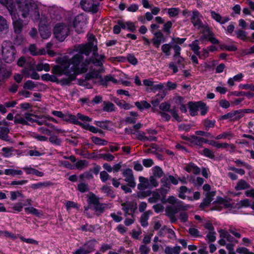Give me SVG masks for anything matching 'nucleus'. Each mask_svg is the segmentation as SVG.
<instances>
[{
    "label": "nucleus",
    "instance_id": "obj_31",
    "mask_svg": "<svg viewBox=\"0 0 254 254\" xmlns=\"http://www.w3.org/2000/svg\"><path fill=\"white\" fill-rule=\"evenodd\" d=\"M210 144L217 148H224L230 146L232 149H234V146L233 144H229L227 143H219L216 141H211Z\"/></svg>",
    "mask_w": 254,
    "mask_h": 254
},
{
    "label": "nucleus",
    "instance_id": "obj_59",
    "mask_svg": "<svg viewBox=\"0 0 254 254\" xmlns=\"http://www.w3.org/2000/svg\"><path fill=\"white\" fill-rule=\"evenodd\" d=\"M150 188L156 187L158 186V182L154 176H151L149 179Z\"/></svg>",
    "mask_w": 254,
    "mask_h": 254
},
{
    "label": "nucleus",
    "instance_id": "obj_51",
    "mask_svg": "<svg viewBox=\"0 0 254 254\" xmlns=\"http://www.w3.org/2000/svg\"><path fill=\"white\" fill-rule=\"evenodd\" d=\"M50 183L47 182H40L36 184H33L31 185V188L33 189L36 190L42 187H47L49 185Z\"/></svg>",
    "mask_w": 254,
    "mask_h": 254
},
{
    "label": "nucleus",
    "instance_id": "obj_17",
    "mask_svg": "<svg viewBox=\"0 0 254 254\" xmlns=\"http://www.w3.org/2000/svg\"><path fill=\"white\" fill-rule=\"evenodd\" d=\"M22 73L27 77H30L34 79H39L40 78L39 74L31 66L28 68L26 67L23 69Z\"/></svg>",
    "mask_w": 254,
    "mask_h": 254
},
{
    "label": "nucleus",
    "instance_id": "obj_15",
    "mask_svg": "<svg viewBox=\"0 0 254 254\" xmlns=\"http://www.w3.org/2000/svg\"><path fill=\"white\" fill-rule=\"evenodd\" d=\"M123 176L125 177V180L128 186L131 188L135 187L136 184L131 169H126L123 172Z\"/></svg>",
    "mask_w": 254,
    "mask_h": 254
},
{
    "label": "nucleus",
    "instance_id": "obj_63",
    "mask_svg": "<svg viewBox=\"0 0 254 254\" xmlns=\"http://www.w3.org/2000/svg\"><path fill=\"white\" fill-rule=\"evenodd\" d=\"M216 233L213 231H210L206 235V239L209 242H214L216 240Z\"/></svg>",
    "mask_w": 254,
    "mask_h": 254
},
{
    "label": "nucleus",
    "instance_id": "obj_38",
    "mask_svg": "<svg viewBox=\"0 0 254 254\" xmlns=\"http://www.w3.org/2000/svg\"><path fill=\"white\" fill-rule=\"evenodd\" d=\"M36 69L41 71L42 70H44L45 71H49L50 70V66L49 64H43V63H39L36 66Z\"/></svg>",
    "mask_w": 254,
    "mask_h": 254
},
{
    "label": "nucleus",
    "instance_id": "obj_19",
    "mask_svg": "<svg viewBox=\"0 0 254 254\" xmlns=\"http://www.w3.org/2000/svg\"><path fill=\"white\" fill-rule=\"evenodd\" d=\"M165 41L164 35L160 31H158L154 34V37L152 39V42L156 48L159 47L161 43Z\"/></svg>",
    "mask_w": 254,
    "mask_h": 254
},
{
    "label": "nucleus",
    "instance_id": "obj_49",
    "mask_svg": "<svg viewBox=\"0 0 254 254\" xmlns=\"http://www.w3.org/2000/svg\"><path fill=\"white\" fill-rule=\"evenodd\" d=\"M198 107L200 114L202 116L205 115L208 111V107L206 104L202 102H198Z\"/></svg>",
    "mask_w": 254,
    "mask_h": 254
},
{
    "label": "nucleus",
    "instance_id": "obj_37",
    "mask_svg": "<svg viewBox=\"0 0 254 254\" xmlns=\"http://www.w3.org/2000/svg\"><path fill=\"white\" fill-rule=\"evenodd\" d=\"M87 201L89 205L93 207L99 202V198L95 194L92 193L89 196Z\"/></svg>",
    "mask_w": 254,
    "mask_h": 254
},
{
    "label": "nucleus",
    "instance_id": "obj_48",
    "mask_svg": "<svg viewBox=\"0 0 254 254\" xmlns=\"http://www.w3.org/2000/svg\"><path fill=\"white\" fill-rule=\"evenodd\" d=\"M10 199L12 201L16 200L19 197L23 198L24 195L18 191H12L10 192Z\"/></svg>",
    "mask_w": 254,
    "mask_h": 254
},
{
    "label": "nucleus",
    "instance_id": "obj_25",
    "mask_svg": "<svg viewBox=\"0 0 254 254\" xmlns=\"http://www.w3.org/2000/svg\"><path fill=\"white\" fill-rule=\"evenodd\" d=\"M4 174L11 176H21L23 172L21 170H16L14 168H9L4 170Z\"/></svg>",
    "mask_w": 254,
    "mask_h": 254
},
{
    "label": "nucleus",
    "instance_id": "obj_57",
    "mask_svg": "<svg viewBox=\"0 0 254 254\" xmlns=\"http://www.w3.org/2000/svg\"><path fill=\"white\" fill-rule=\"evenodd\" d=\"M46 116L44 117L40 120L36 119V121L35 122L37 123L39 125H46L50 127H53L52 125L51 124L47 123V120L46 119Z\"/></svg>",
    "mask_w": 254,
    "mask_h": 254
},
{
    "label": "nucleus",
    "instance_id": "obj_24",
    "mask_svg": "<svg viewBox=\"0 0 254 254\" xmlns=\"http://www.w3.org/2000/svg\"><path fill=\"white\" fill-rule=\"evenodd\" d=\"M189 46L196 56H198L199 58H201L199 52L200 47L199 46V41L198 40L193 41L189 45Z\"/></svg>",
    "mask_w": 254,
    "mask_h": 254
},
{
    "label": "nucleus",
    "instance_id": "obj_39",
    "mask_svg": "<svg viewBox=\"0 0 254 254\" xmlns=\"http://www.w3.org/2000/svg\"><path fill=\"white\" fill-rule=\"evenodd\" d=\"M150 214L149 211H146L142 214L140 218V223L142 226L145 227L148 225L147 220Z\"/></svg>",
    "mask_w": 254,
    "mask_h": 254
},
{
    "label": "nucleus",
    "instance_id": "obj_35",
    "mask_svg": "<svg viewBox=\"0 0 254 254\" xmlns=\"http://www.w3.org/2000/svg\"><path fill=\"white\" fill-rule=\"evenodd\" d=\"M8 29V24L6 20L0 15V32L7 30Z\"/></svg>",
    "mask_w": 254,
    "mask_h": 254
},
{
    "label": "nucleus",
    "instance_id": "obj_29",
    "mask_svg": "<svg viewBox=\"0 0 254 254\" xmlns=\"http://www.w3.org/2000/svg\"><path fill=\"white\" fill-rule=\"evenodd\" d=\"M122 206L123 210L126 214L128 215L131 214L135 209V208L129 202L123 203Z\"/></svg>",
    "mask_w": 254,
    "mask_h": 254
},
{
    "label": "nucleus",
    "instance_id": "obj_26",
    "mask_svg": "<svg viewBox=\"0 0 254 254\" xmlns=\"http://www.w3.org/2000/svg\"><path fill=\"white\" fill-rule=\"evenodd\" d=\"M189 108L190 114L193 116L197 114L199 111L198 102H190Z\"/></svg>",
    "mask_w": 254,
    "mask_h": 254
},
{
    "label": "nucleus",
    "instance_id": "obj_4",
    "mask_svg": "<svg viewBox=\"0 0 254 254\" xmlns=\"http://www.w3.org/2000/svg\"><path fill=\"white\" fill-rule=\"evenodd\" d=\"M166 194L164 192L157 190L151 193V196L148 198V201L150 203H155L160 201L163 203L168 201L173 204V206H168L166 208V213L167 215L172 217L180 210H186L189 206L184 205L183 202L178 199L176 197L171 196L168 199L166 198Z\"/></svg>",
    "mask_w": 254,
    "mask_h": 254
},
{
    "label": "nucleus",
    "instance_id": "obj_14",
    "mask_svg": "<svg viewBox=\"0 0 254 254\" xmlns=\"http://www.w3.org/2000/svg\"><path fill=\"white\" fill-rule=\"evenodd\" d=\"M80 4L82 8L85 11L94 13L98 10V5L94 4L93 0H81Z\"/></svg>",
    "mask_w": 254,
    "mask_h": 254
},
{
    "label": "nucleus",
    "instance_id": "obj_40",
    "mask_svg": "<svg viewBox=\"0 0 254 254\" xmlns=\"http://www.w3.org/2000/svg\"><path fill=\"white\" fill-rule=\"evenodd\" d=\"M153 176L157 178H161L163 175L162 170L158 166H155L152 169Z\"/></svg>",
    "mask_w": 254,
    "mask_h": 254
},
{
    "label": "nucleus",
    "instance_id": "obj_27",
    "mask_svg": "<svg viewBox=\"0 0 254 254\" xmlns=\"http://www.w3.org/2000/svg\"><path fill=\"white\" fill-rule=\"evenodd\" d=\"M185 170L189 173H192L194 174H198L200 172L199 169L193 163L188 164L185 167Z\"/></svg>",
    "mask_w": 254,
    "mask_h": 254
},
{
    "label": "nucleus",
    "instance_id": "obj_54",
    "mask_svg": "<svg viewBox=\"0 0 254 254\" xmlns=\"http://www.w3.org/2000/svg\"><path fill=\"white\" fill-rule=\"evenodd\" d=\"M130 115L131 117H127L126 121L128 123H134L136 121L135 117L137 116V114L134 112H131Z\"/></svg>",
    "mask_w": 254,
    "mask_h": 254
},
{
    "label": "nucleus",
    "instance_id": "obj_2",
    "mask_svg": "<svg viewBox=\"0 0 254 254\" xmlns=\"http://www.w3.org/2000/svg\"><path fill=\"white\" fill-rule=\"evenodd\" d=\"M57 65L52 69L53 74L45 73L41 76V79L46 81L59 83L62 85H67L76 75L85 72V68L78 66V64L72 61L66 55L58 57L56 59Z\"/></svg>",
    "mask_w": 254,
    "mask_h": 254
},
{
    "label": "nucleus",
    "instance_id": "obj_12",
    "mask_svg": "<svg viewBox=\"0 0 254 254\" xmlns=\"http://www.w3.org/2000/svg\"><path fill=\"white\" fill-rule=\"evenodd\" d=\"M219 233L220 239L219 240L218 243L220 245L225 246L227 241L234 243H237L238 241L233 238L226 230H220L219 231Z\"/></svg>",
    "mask_w": 254,
    "mask_h": 254
},
{
    "label": "nucleus",
    "instance_id": "obj_64",
    "mask_svg": "<svg viewBox=\"0 0 254 254\" xmlns=\"http://www.w3.org/2000/svg\"><path fill=\"white\" fill-rule=\"evenodd\" d=\"M127 29L131 32H134L136 30V27L134 23L128 21H127Z\"/></svg>",
    "mask_w": 254,
    "mask_h": 254
},
{
    "label": "nucleus",
    "instance_id": "obj_45",
    "mask_svg": "<svg viewBox=\"0 0 254 254\" xmlns=\"http://www.w3.org/2000/svg\"><path fill=\"white\" fill-rule=\"evenodd\" d=\"M14 123L15 124H19L22 125H27V121H26L25 116L22 117L19 115H17L15 116Z\"/></svg>",
    "mask_w": 254,
    "mask_h": 254
},
{
    "label": "nucleus",
    "instance_id": "obj_58",
    "mask_svg": "<svg viewBox=\"0 0 254 254\" xmlns=\"http://www.w3.org/2000/svg\"><path fill=\"white\" fill-rule=\"evenodd\" d=\"M2 151L3 152V156L5 157H9L12 155V147H3Z\"/></svg>",
    "mask_w": 254,
    "mask_h": 254
},
{
    "label": "nucleus",
    "instance_id": "obj_42",
    "mask_svg": "<svg viewBox=\"0 0 254 254\" xmlns=\"http://www.w3.org/2000/svg\"><path fill=\"white\" fill-rule=\"evenodd\" d=\"M130 133L134 134L135 137L140 140L145 141L146 139V136L143 132L139 131H131Z\"/></svg>",
    "mask_w": 254,
    "mask_h": 254
},
{
    "label": "nucleus",
    "instance_id": "obj_44",
    "mask_svg": "<svg viewBox=\"0 0 254 254\" xmlns=\"http://www.w3.org/2000/svg\"><path fill=\"white\" fill-rule=\"evenodd\" d=\"M91 139L93 143L98 145H106L108 143L107 140L96 136L92 137Z\"/></svg>",
    "mask_w": 254,
    "mask_h": 254
},
{
    "label": "nucleus",
    "instance_id": "obj_52",
    "mask_svg": "<svg viewBox=\"0 0 254 254\" xmlns=\"http://www.w3.org/2000/svg\"><path fill=\"white\" fill-rule=\"evenodd\" d=\"M114 105L110 102H104L103 110L106 112H112L114 110Z\"/></svg>",
    "mask_w": 254,
    "mask_h": 254
},
{
    "label": "nucleus",
    "instance_id": "obj_41",
    "mask_svg": "<svg viewBox=\"0 0 254 254\" xmlns=\"http://www.w3.org/2000/svg\"><path fill=\"white\" fill-rule=\"evenodd\" d=\"M37 86L36 84L32 80H27L23 85V88L25 89L32 90Z\"/></svg>",
    "mask_w": 254,
    "mask_h": 254
},
{
    "label": "nucleus",
    "instance_id": "obj_21",
    "mask_svg": "<svg viewBox=\"0 0 254 254\" xmlns=\"http://www.w3.org/2000/svg\"><path fill=\"white\" fill-rule=\"evenodd\" d=\"M210 13L211 17L221 24H225L230 20L228 17H223L220 15V14L216 13L214 11H211Z\"/></svg>",
    "mask_w": 254,
    "mask_h": 254
},
{
    "label": "nucleus",
    "instance_id": "obj_53",
    "mask_svg": "<svg viewBox=\"0 0 254 254\" xmlns=\"http://www.w3.org/2000/svg\"><path fill=\"white\" fill-rule=\"evenodd\" d=\"M24 206L23 203L21 202H17L12 204V208L13 210L17 212H20L22 210Z\"/></svg>",
    "mask_w": 254,
    "mask_h": 254
},
{
    "label": "nucleus",
    "instance_id": "obj_6",
    "mask_svg": "<svg viewBox=\"0 0 254 254\" xmlns=\"http://www.w3.org/2000/svg\"><path fill=\"white\" fill-rule=\"evenodd\" d=\"M69 26L64 22L56 23L53 28L55 37L60 42L64 41L69 34Z\"/></svg>",
    "mask_w": 254,
    "mask_h": 254
},
{
    "label": "nucleus",
    "instance_id": "obj_47",
    "mask_svg": "<svg viewBox=\"0 0 254 254\" xmlns=\"http://www.w3.org/2000/svg\"><path fill=\"white\" fill-rule=\"evenodd\" d=\"M232 133L229 131V132H223L221 134H220L216 136L215 138L216 139H226L227 138L228 139H230L233 137Z\"/></svg>",
    "mask_w": 254,
    "mask_h": 254
},
{
    "label": "nucleus",
    "instance_id": "obj_7",
    "mask_svg": "<svg viewBox=\"0 0 254 254\" xmlns=\"http://www.w3.org/2000/svg\"><path fill=\"white\" fill-rule=\"evenodd\" d=\"M2 54L5 62L11 63L15 59V50L11 43L5 42L2 45Z\"/></svg>",
    "mask_w": 254,
    "mask_h": 254
},
{
    "label": "nucleus",
    "instance_id": "obj_28",
    "mask_svg": "<svg viewBox=\"0 0 254 254\" xmlns=\"http://www.w3.org/2000/svg\"><path fill=\"white\" fill-rule=\"evenodd\" d=\"M250 185L245 180H241L239 181L235 187L237 190H245L249 188Z\"/></svg>",
    "mask_w": 254,
    "mask_h": 254
},
{
    "label": "nucleus",
    "instance_id": "obj_43",
    "mask_svg": "<svg viewBox=\"0 0 254 254\" xmlns=\"http://www.w3.org/2000/svg\"><path fill=\"white\" fill-rule=\"evenodd\" d=\"M171 42L169 44H165L162 46L161 49L166 56H169L171 55Z\"/></svg>",
    "mask_w": 254,
    "mask_h": 254
},
{
    "label": "nucleus",
    "instance_id": "obj_1",
    "mask_svg": "<svg viewBox=\"0 0 254 254\" xmlns=\"http://www.w3.org/2000/svg\"><path fill=\"white\" fill-rule=\"evenodd\" d=\"M0 3L5 5L9 11L15 33L19 34L24 25L28 24L27 21H23L19 19L17 10L21 13L23 18H30L34 22H38L39 31L43 39H47L50 37V24L59 19V16L54 13L53 10L42 13L40 16L39 4L34 0H15L14 4L12 0H0Z\"/></svg>",
    "mask_w": 254,
    "mask_h": 254
},
{
    "label": "nucleus",
    "instance_id": "obj_60",
    "mask_svg": "<svg viewBox=\"0 0 254 254\" xmlns=\"http://www.w3.org/2000/svg\"><path fill=\"white\" fill-rule=\"evenodd\" d=\"M172 22L171 21H168L163 25V31L169 33L170 32V29L172 26Z\"/></svg>",
    "mask_w": 254,
    "mask_h": 254
},
{
    "label": "nucleus",
    "instance_id": "obj_62",
    "mask_svg": "<svg viewBox=\"0 0 254 254\" xmlns=\"http://www.w3.org/2000/svg\"><path fill=\"white\" fill-rule=\"evenodd\" d=\"M236 252L240 254H254L250 252L247 248L244 247H239L237 249Z\"/></svg>",
    "mask_w": 254,
    "mask_h": 254
},
{
    "label": "nucleus",
    "instance_id": "obj_13",
    "mask_svg": "<svg viewBox=\"0 0 254 254\" xmlns=\"http://www.w3.org/2000/svg\"><path fill=\"white\" fill-rule=\"evenodd\" d=\"M52 114L54 116L62 119L64 121L70 122L74 124H78L79 122L77 121L76 117L74 115L71 114H64L61 111H54Z\"/></svg>",
    "mask_w": 254,
    "mask_h": 254
},
{
    "label": "nucleus",
    "instance_id": "obj_56",
    "mask_svg": "<svg viewBox=\"0 0 254 254\" xmlns=\"http://www.w3.org/2000/svg\"><path fill=\"white\" fill-rule=\"evenodd\" d=\"M239 87L240 89L254 91V85L253 84H240Z\"/></svg>",
    "mask_w": 254,
    "mask_h": 254
},
{
    "label": "nucleus",
    "instance_id": "obj_22",
    "mask_svg": "<svg viewBox=\"0 0 254 254\" xmlns=\"http://www.w3.org/2000/svg\"><path fill=\"white\" fill-rule=\"evenodd\" d=\"M139 181L140 183L137 186V188L139 190H144L147 188H150L149 180L143 177H139Z\"/></svg>",
    "mask_w": 254,
    "mask_h": 254
},
{
    "label": "nucleus",
    "instance_id": "obj_36",
    "mask_svg": "<svg viewBox=\"0 0 254 254\" xmlns=\"http://www.w3.org/2000/svg\"><path fill=\"white\" fill-rule=\"evenodd\" d=\"M167 11L170 17H175L178 15L180 9L178 8H164L162 11Z\"/></svg>",
    "mask_w": 254,
    "mask_h": 254
},
{
    "label": "nucleus",
    "instance_id": "obj_50",
    "mask_svg": "<svg viewBox=\"0 0 254 254\" xmlns=\"http://www.w3.org/2000/svg\"><path fill=\"white\" fill-rule=\"evenodd\" d=\"M76 117L77 121L79 123L77 125L80 124V122L78 121V120H80L84 122H89L91 121V119L88 117V116H84L81 114L78 113L76 116H75Z\"/></svg>",
    "mask_w": 254,
    "mask_h": 254
},
{
    "label": "nucleus",
    "instance_id": "obj_33",
    "mask_svg": "<svg viewBox=\"0 0 254 254\" xmlns=\"http://www.w3.org/2000/svg\"><path fill=\"white\" fill-rule=\"evenodd\" d=\"M114 101L118 106L125 110H128L132 107L130 104L127 103L125 101L119 99H116Z\"/></svg>",
    "mask_w": 254,
    "mask_h": 254
},
{
    "label": "nucleus",
    "instance_id": "obj_23",
    "mask_svg": "<svg viewBox=\"0 0 254 254\" xmlns=\"http://www.w3.org/2000/svg\"><path fill=\"white\" fill-rule=\"evenodd\" d=\"M89 243L84 245L82 248L77 249L73 254H87L93 251V247H89Z\"/></svg>",
    "mask_w": 254,
    "mask_h": 254
},
{
    "label": "nucleus",
    "instance_id": "obj_11",
    "mask_svg": "<svg viewBox=\"0 0 254 254\" xmlns=\"http://www.w3.org/2000/svg\"><path fill=\"white\" fill-rule=\"evenodd\" d=\"M231 205V204L229 200L221 197H218L213 203L212 209L215 210L221 211L223 209L230 207Z\"/></svg>",
    "mask_w": 254,
    "mask_h": 254
},
{
    "label": "nucleus",
    "instance_id": "obj_46",
    "mask_svg": "<svg viewBox=\"0 0 254 254\" xmlns=\"http://www.w3.org/2000/svg\"><path fill=\"white\" fill-rule=\"evenodd\" d=\"M106 206L104 204L100 203L99 202L93 207V210L97 213V214L102 213L105 209Z\"/></svg>",
    "mask_w": 254,
    "mask_h": 254
},
{
    "label": "nucleus",
    "instance_id": "obj_8",
    "mask_svg": "<svg viewBox=\"0 0 254 254\" xmlns=\"http://www.w3.org/2000/svg\"><path fill=\"white\" fill-rule=\"evenodd\" d=\"M161 183L162 187L159 190L167 194L169 191L171 184L177 185L179 183V180L177 177L172 175L165 176L161 179Z\"/></svg>",
    "mask_w": 254,
    "mask_h": 254
},
{
    "label": "nucleus",
    "instance_id": "obj_9",
    "mask_svg": "<svg viewBox=\"0 0 254 254\" xmlns=\"http://www.w3.org/2000/svg\"><path fill=\"white\" fill-rule=\"evenodd\" d=\"M87 17L84 14H79L76 16L73 22V27L77 33L83 32L86 28Z\"/></svg>",
    "mask_w": 254,
    "mask_h": 254
},
{
    "label": "nucleus",
    "instance_id": "obj_34",
    "mask_svg": "<svg viewBox=\"0 0 254 254\" xmlns=\"http://www.w3.org/2000/svg\"><path fill=\"white\" fill-rule=\"evenodd\" d=\"M135 105L140 110L147 109L150 107V105L145 101H142L140 102H136Z\"/></svg>",
    "mask_w": 254,
    "mask_h": 254
},
{
    "label": "nucleus",
    "instance_id": "obj_30",
    "mask_svg": "<svg viewBox=\"0 0 254 254\" xmlns=\"http://www.w3.org/2000/svg\"><path fill=\"white\" fill-rule=\"evenodd\" d=\"M181 248L180 246H176L173 248L167 247L165 249L166 254H179Z\"/></svg>",
    "mask_w": 254,
    "mask_h": 254
},
{
    "label": "nucleus",
    "instance_id": "obj_10",
    "mask_svg": "<svg viewBox=\"0 0 254 254\" xmlns=\"http://www.w3.org/2000/svg\"><path fill=\"white\" fill-rule=\"evenodd\" d=\"M199 29L202 33V36L200 38L201 41L208 40L213 44L219 43L218 40L214 37L213 32L207 26L204 25Z\"/></svg>",
    "mask_w": 254,
    "mask_h": 254
},
{
    "label": "nucleus",
    "instance_id": "obj_16",
    "mask_svg": "<svg viewBox=\"0 0 254 254\" xmlns=\"http://www.w3.org/2000/svg\"><path fill=\"white\" fill-rule=\"evenodd\" d=\"M200 17L201 16L197 10H195L192 11L191 21L194 27L198 29H200V28L204 25L201 20Z\"/></svg>",
    "mask_w": 254,
    "mask_h": 254
},
{
    "label": "nucleus",
    "instance_id": "obj_5",
    "mask_svg": "<svg viewBox=\"0 0 254 254\" xmlns=\"http://www.w3.org/2000/svg\"><path fill=\"white\" fill-rule=\"evenodd\" d=\"M93 83L98 85L104 84V79L100 74L99 71L97 70H93L86 74L85 79L81 85L86 88L90 89L92 87Z\"/></svg>",
    "mask_w": 254,
    "mask_h": 254
},
{
    "label": "nucleus",
    "instance_id": "obj_20",
    "mask_svg": "<svg viewBox=\"0 0 254 254\" xmlns=\"http://www.w3.org/2000/svg\"><path fill=\"white\" fill-rule=\"evenodd\" d=\"M29 51L34 56L44 55L46 53V50L44 48L38 49L35 44H32L29 46Z\"/></svg>",
    "mask_w": 254,
    "mask_h": 254
},
{
    "label": "nucleus",
    "instance_id": "obj_3",
    "mask_svg": "<svg viewBox=\"0 0 254 254\" xmlns=\"http://www.w3.org/2000/svg\"><path fill=\"white\" fill-rule=\"evenodd\" d=\"M96 40L95 37L92 34L88 35V43L86 45H80L75 46L74 49L68 52V54L72 56L70 58L73 62L77 63L78 67H82L85 68V72L87 70L88 67H91V64L101 66L103 64V62L105 57L103 55H99L93 54L94 58L92 61L85 60L83 62V55L87 56L92 51H96L97 50Z\"/></svg>",
    "mask_w": 254,
    "mask_h": 254
},
{
    "label": "nucleus",
    "instance_id": "obj_55",
    "mask_svg": "<svg viewBox=\"0 0 254 254\" xmlns=\"http://www.w3.org/2000/svg\"><path fill=\"white\" fill-rule=\"evenodd\" d=\"M25 118L26 121H27V124L28 123H34L36 121V117L31 114H25Z\"/></svg>",
    "mask_w": 254,
    "mask_h": 254
},
{
    "label": "nucleus",
    "instance_id": "obj_32",
    "mask_svg": "<svg viewBox=\"0 0 254 254\" xmlns=\"http://www.w3.org/2000/svg\"><path fill=\"white\" fill-rule=\"evenodd\" d=\"M11 74V71L10 69H7L4 67L0 68V80L8 78Z\"/></svg>",
    "mask_w": 254,
    "mask_h": 254
},
{
    "label": "nucleus",
    "instance_id": "obj_18",
    "mask_svg": "<svg viewBox=\"0 0 254 254\" xmlns=\"http://www.w3.org/2000/svg\"><path fill=\"white\" fill-rule=\"evenodd\" d=\"M192 192L190 190H188L186 187L182 186L180 188L179 196L182 199H188L189 200H192V196H190Z\"/></svg>",
    "mask_w": 254,
    "mask_h": 254
},
{
    "label": "nucleus",
    "instance_id": "obj_61",
    "mask_svg": "<svg viewBox=\"0 0 254 254\" xmlns=\"http://www.w3.org/2000/svg\"><path fill=\"white\" fill-rule=\"evenodd\" d=\"M100 157L103 158L104 160L111 161L114 159V156L110 153H104L100 155Z\"/></svg>",
    "mask_w": 254,
    "mask_h": 254
}]
</instances>
